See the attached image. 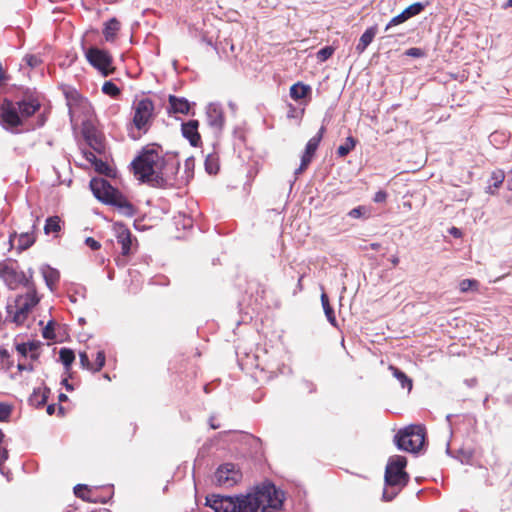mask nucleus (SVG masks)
<instances>
[{"mask_svg": "<svg viewBox=\"0 0 512 512\" xmlns=\"http://www.w3.org/2000/svg\"><path fill=\"white\" fill-rule=\"evenodd\" d=\"M284 501L283 491L276 488L271 482L258 486L253 494L237 497H220L212 495L207 497L206 504L215 512H262L281 509Z\"/></svg>", "mask_w": 512, "mask_h": 512, "instance_id": "1", "label": "nucleus"}, {"mask_svg": "<svg viewBox=\"0 0 512 512\" xmlns=\"http://www.w3.org/2000/svg\"><path fill=\"white\" fill-rule=\"evenodd\" d=\"M179 168V163L166 161L156 149H144L132 162L135 177L153 187H165L171 175Z\"/></svg>", "mask_w": 512, "mask_h": 512, "instance_id": "2", "label": "nucleus"}, {"mask_svg": "<svg viewBox=\"0 0 512 512\" xmlns=\"http://www.w3.org/2000/svg\"><path fill=\"white\" fill-rule=\"evenodd\" d=\"M90 188L93 195L102 203L113 206L117 211L128 218L137 213V208L117 188H114L103 178H93L90 181Z\"/></svg>", "mask_w": 512, "mask_h": 512, "instance_id": "3", "label": "nucleus"}, {"mask_svg": "<svg viewBox=\"0 0 512 512\" xmlns=\"http://www.w3.org/2000/svg\"><path fill=\"white\" fill-rule=\"evenodd\" d=\"M40 302L34 284H27V291L15 298V310L8 308V314L12 315V321L17 325H23L33 308Z\"/></svg>", "mask_w": 512, "mask_h": 512, "instance_id": "4", "label": "nucleus"}, {"mask_svg": "<svg viewBox=\"0 0 512 512\" xmlns=\"http://www.w3.org/2000/svg\"><path fill=\"white\" fill-rule=\"evenodd\" d=\"M425 428L421 425H409L395 435V443L401 450L416 453L424 445Z\"/></svg>", "mask_w": 512, "mask_h": 512, "instance_id": "5", "label": "nucleus"}, {"mask_svg": "<svg viewBox=\"0 0 512 512\" xmlns=\"http://www.w3.org/2000/svg\"><path fill=\"white\" fill-rule=\"evenodd\" d=\"M132 125L139 132L147 133L155 118V105L150 98L136 100L132 106Z\"/></svg>", "mask_w": 512, "mask_h": 512, "instance_id": "6", "label": "nucleus"}, {"mask_svg": "<svg viewBox=\"0 0 512 512\" xmlns=\"http://www.w3.org/2000/svg\"><path fill=\"white\" fill-rule=\"evenodd\" d=\"M407 459L404 456L396 455L389 459L385 469V483L388 486L400 488L409 481V475L405 472Z\"/></svg>", "mask_w": 512, "mask_h": 512, "instance_id": "7", "label": "nucleus"}, {"mask_svg": "<svg viewBox=\"0 0 512 512\" xmlns=\"http://www.w3.org/2000/svg\"><path fill=\"white\" fill-rule=\"evenodd\" d=\"M88 63L97 69L102 76L107 77L115 72L113 56L107 50L90 47L85 51Z\"/></svg>", "mask_w": 512, "mask_h": 512, "instance_id": "8", "label": "nucleus"}, {"mask_svg": "<svg viewBox=\"0 0 512 512\" xmlns=\"http://www.w3.org/2000/svg\"><path fill=\"white\" fill-rule=\"evenodd\" d=\"M0 123L5 129L17 128L23 124L17 104L7 98L0 105Z\"/></svg>", "mask_w": 512, "mask_h": 512, "instance_id": "9", "label": "nucleus"}, {"mask_svg": "<svg viewBox=\"0 0 512 512\" xmlns=\"http://www.w3.org/2000/svg\"><path fill=\"white\" fill-rule=\"evenodd\" d=\"M242 479V473L232 463L221 465L215 472V480L219 486L230 488L239 483Z\"/></svg>", "mask_w": 512, "mask_h": 512, "instance_id": "10", "label": "nucleus"}, {"mask_svg": "<svg viewBox=\"0 0 512 512\" xmlns=\"http://www.w3.org/2000/svg\"><path fill=\"white\" fill-rule=\"evenodd\" d=\"M326 128L321 126L318 133L313 136L308 143L306 144L305 151L301 157V164L299 168L295 171V174H300L307 169L312 159L315 156V153L319 147L320 142L325 134Z\"/></svg>", "mask_w": 512, "mask_h": 512, "instance_id": "11", "label": "nucleus"}, {"mask_svg": "<svg viewBox=\"0 0 512 512\" xmlns=\"http://www.w3.org/2000/svg\"><path fill=\"white\" fill-rule=\"evenodd\" d=\"M83 137L86 143L97 154H104L106 150L104 136L94 127H85L83 129Z\"/></svg>", "mask_w": 512, "mask_h": 512, "instance_id": "12", "label": "nucleus"}, {"mask_svg": "<svg viewBox=\"0 0 512 512\" xmlns=\"http://www.w3.org/2000/svg\"><path fill=\"white\" fill-rule=\"evenodd\" d=\"M79 361L80 365L83 369H86L92 373H97L101 371L106 362V356L104 350H98L96 352L95 361L91 362L89 359V355L87 351H82L79 353Z\"/></svg>", "mask_w": 512, "mask_h": 512, "instance_id": "13", "label": "nucleus"}, {"mask_svg": "<svg viewBox=\"0 0 512 512\" xmlns=\"http://www.w3.org/2000/svg\"><path fill=\"white\" fill-rule=\"evenodd\" d=\"M423 9H424V5L421 3H414L410 6H408L399 15L393 17L389 21L385 30H388L393 26L399 25V24L407 21L409 18H411L415 15H418L421 11H423Z\"/></svg>", "mask_w": 512, "mask_h": 512, "instance_id": "14", "label": "nucleus"}, {"mask_svg": "<svg viewBox=\"0 0 512 512\" xmlns=\"http://www.w3.org/2000/svg\"><path fill=\"white\" fill-rule=\"evenodd\" d=\"M64 95L70 112H74L77 108H85L88 105V100L74 88H65Z\"/></svg>", "mask_w": 512, "mask_h": 512, "instance_id": "15", "label": "nucleus"}, {"mask_svg": "<svg viewBox=\"0 0 512 512\" xmlns=\"http://www.w3.org/2000/svg\"><path fill=\"white\" fill-rule=\"evenodd\" d=\"M199 122L197 120H189L182 124L181 131L183 136L189 141V143L197 147L201 143V136L198 132Z\"/></svg>", "mask_w": 512, "mask_h": 512, "instance_id": "16", "label": "nucleus"}, {"mask_svg": "<svg viewBox=\"0 0 512 512\" xmlns=\"http://www.w3.org/2000/svg\"><path fill=\"white\" fill-rule=\"evenodd\" d=\"M41 343L39 341H30L27 343H19L16 345L17 352L23 357H30L31 360L36 361L40 356Z\"/></svg>", "mask_w": 512, "mask_h": 512, "instance_id": "17", "label": "nucleus"}, {"mask_svg": "<svg viewBox=\"0 0 512 512\" xmlns=\"http://www.w3.org/2000/svg\"><path fill=\"white\" fill-rule=\"evenodd\" d=\"M15 103L17 104L22 120L33 116L40 109V103L33 99L22 100Z\"/></svg>", "mask_w": 512, "mask_h": 512, "instance_id": "18", "label": "nucleus"}, {"mask_svg": "<svg viewBox=\"0 0 512 512\" xmlns=\"http://www.w3.org/2000/svg\"><path fill=\"white\" fill-rule=\"evenodd\" d=\"M169 109L170 113L188 114L190 111V103L185 98H180L174 95L169 96Z\"/></svg>", "mask_w": 512, "mask_h": 512, "instance_id": "19", "label": "nucleus"}, {"mask_svg": "<svg viewBox=\"0 0 512 512\" xmlns=\"http://www.w3.org/2000/svg\"><path fill=\"white\" fill-rule=\"evenodd\" d=\"M117 242L121 245V252L123 255H128L132 245V234L130 230L122 225L117 232Z\"/></svg>", "mask_w": 512, "mask_h": 512, "instance_id": "20", "label": "nucleus"}, {"mask_svg": "<svg viewBox=\"0 0 512 512\" xmlns=\"http://www.w3.org/2000/svg\"><path fill=\"white\" fill-rule=\"evenodd\" d=\"M121 23L117 18H111L105 23L103 29V35L107 42H114L117 38V34L120 31Z\"/></svg>", "mask_w": 512, "mask_h": 512, "instance_id": "21", "label": "nucleus"}, {"mask_svg": "<svg viewBox=\"0 0 512 512\" xmlns=\"http://www.w3.org/2000/svg\"><path fill=\"white\" fill-rule=\"evenodd\" d=\"M63 225L64 221L61 219L60 216H50L45 221L44 233L46 235L54 234L55 237H58Z\"/></svg>", "mask_w": 512, "mask_h": 512, "instance_id": "22", "label": "nucleus"}, {"mask_svg": "<svg viewBox=\"0 0 512 512\" xmlns=\"http://www.w3.org/2000/svg\"><path fill=\"white\" fill-rule=\"evenodd\" d=\"M377 33V26L369 27L361 35L358 44L356 45V51L358 54H362L366 48L371 44Z\"/></svg>", "mask_w": 512, "mask_h": 512, "instance_id": "23", "label": "nucleus"}, {"mask_svg": "<svg viewBox=\"0 0 512 512\" xmlns=\"http://www.w3.org/2000/svg\"><path fill=\"white\" fill-rule=\"evenodd\" d=\"M42 275L46 285L50 290H53L60 280V273L57 269L50 266L42 268Z\"/></svg>", "mask_w": 512, "mask_h": 512, "instance_id": "24", "label": "nucleus"}, {"mask_svg": "<svg viewBox=\"0 0 512 512\" xmlns=\"http://www.w3.org/2000/svg\"><path fill=\"white\" fill-rule=\"evenodd\" d=\"M311 93V87L303 82H297L290 87V97L295 100L306 98Z\"/></svg>", "mask_w": 512, "mask_h": 512, "instance_id": "25", "label": "nucleus"}, {"mask_svg": "<svg viewBox=\"0 0 512 512\" xmlns=\"http://www.w3.org/2000/svg\"><path fill=\"white\" fill-rule=\"evenodd\" d=\"M388 369L391 371L392 375L400 382L402 388H408L409 391L412 389V380L403 371L394 365H389Z\"/></svg>", "mask_w": 512, "mask_h": 512, "instance_id": "26", "label": "nucleus"}, {"mask_svg": "<svg viewBox=\"0 0 512 512\" xmlns=\"http://www.w3.org/2000/svg\"><path fill=\"white\" fill-rule=\"evenodd\" d=\"M48 393L49 390L46 388L35 389L32 395L30 396L29 401L31 402L32 405H35L36 407L43 406L47 402Z\"/></svg>", "mask_w": 512, "mask_h": 512, "instance_id": "27", "label": "nucleus"}, {"mask_svg": "<svg viewBox=\"0 0 512 512\" xmlns=\"http://www.w3.org/2000/svg\"><path fill=\"white\" fill-rule=\"evenodd\" d=\"M504 179H505V173L503 170L496 169V170L492 171L491 177H490L492 184L489 185L487 192L490 194H494L495 191L492 190V188L498 189L503 184Z\"/></svg>", "mask_w": 512, "mask_h": 512, "instance_id": "28", "label": "nucleus"}, {"mask_svg": "<svg viewBox=\"0 0 512 512\" xmlns=\"http://www.w3.org/2000/svg\"><path fill=\"white\" fill-rule=\"evenodd\" d=\"M205 170L211 174L215 175L218 173L220 165H219V157L215 153L208 154L205 159Z\"/></svg>", "mask_w": 512, "mask_h": 512, "instance_id": "29", "label": "nucleus"}, {"mask_svg": "<svg viewBox=\"0 0 512 512\" xmlns=\"http://www.w3.org/2000/svg\"><path fill=\"white\" fill-rule=\"evenodd\" d=\"M59 359L61 363L64 365L65 369L70 370L75 360V353L70 348H61L59 351Z\"/></svg>", "mask_w": 512, "mask_h": 512, "instance_id": "30", "label": "nucleus"}, {"mask_svg": "<svg viewBox=\"0 0 512 512\" xmlns=\"http://www.w3.org/2000/svg\"><path fill=\"white\" fill-rule=\"evenodd\" d=\"M321 303H322V306H323V309H324V312H325V315H326L328 321L333 326H336L337 320L335 317V313H334L332 306L330 305L329 298L326 293L321 294Z\"/></svg>", "mask_w": 512, "mask_h": 512, "instance_id": "31", "label": "nucleus"}, {"mask_svg": "<svg viewBox=\"0 0 512 512\" xmlns=\"http://www.w3.org/2000/svg\"><path fill=\"white\" fill-rule=\"evenodd\" d=\"M36 241V237L33 232L21 233L18 238V248L20 250H26L30 248Z\"/></svg>", "mask_w": 512, "mask_h": 512, "instance_id": "32", "label": "nucleus"}, {"mask_svg": "<svg viewBox=\"0 0 512 512\" xmlns=\"http://www.w3.org/2000/svg\"><path fill=\"white\" fill-rule=\"evenodd\" d=\"M356 143L357 141L354 137H347L345 143L337 148V155L341 158L347 156L355 148Z\"/></svg>", "mask_w": 512, "mask_h": 512, "instance_id": "33", "label": "nucleus"}, {"mask_svg": "<svg viewBox=\"0 0 512 512\" xmlns=\"http://www.w3.org/2000/svg\"><path fill=\"white\" fill-rule=\"evenodd\" d=\"M74 494L77 498H80L84 501L92 502L93 499L91 497L92 490L84 484H77L74 487Z\"/></svg>", "mask_w": 512, "mask_h": 512, "instance_id": "34", "label": "nucleus"}, {"mask_svg": "<svg viewBox=\"0 0 512 512\" xmlns=\"http://www.w3.org/2000/svg\"><path fill=\"white\" fill-rule=\"evenodd\" d=\"M102 92L112 98H117L121 94L120 88L112 81H106L102 85Z\"/></svg>", "mask_w": 512, "mask_h": 512, "instance_id": "35", "label": "nucleus"}, {"mask_svg": "<svg viewBox=\"0 0 512 512\" xmlns=\"http://www.w3.org/2000/svg\"><path fill=\"white\" fill-rule=\"evenodd\" d=\"M459 289L462 293H466L468 291H478L479 282L475 279H463L459 283Z\"/></svg>", "mask_w": 512, "mask_h": 512, "instance_id": "36", "label": "nucleus"}, {"mask_svg": "<svg viewBox=\"0 0 512 512\" xmlns=\"http://www.w3.org/2000/svg\"><path fill=\"white\" fill-rule=\"evenodd\" d=\"M92 165L95 171L98 172L99 174H103L109 177L112 176L113 174V169L101 159H97Z\"/></svg>", "mask_w": 512, "mask_h": 512, "instance_id": "37", "label": "nucleus"}, {"mask_svg": "<svg viewBox=\"0 0 512 512\" xmlns=\"http://www.w3.org/2000/svg\"><path fill=\"white\" fill-rule=\"evenodd\" d=\"M13 365L10 354L5 348H0V370H9Z\"/></svg>", "mask_w": 512, "mask_h": 512, "instance_id": "38", "label": "nucleus"}, {"mask_svg": "<svg viewBox=\"0 0 512 512\" xmlns=\"http://www.w3.org/2000/svg\"><path fill=\"white\" fill-rule=\"evenodd\" d=\"M209 117L212 118L211 125L217 128H222L224 126L225 118L220 111L214 109L209 113Z\"/></svg>", "mask_w": 512, "mask_h": 512, "instance_id": "39", "label": "nucleus"}, {"mask_svg": "<svg viewBox=\"0 0 512 512\" xmlns=\"http://www.w3.org/2000/svg\"><path fill=\"white\" fill-rule=\"evenodd\" d=\"M335 49L332 46H325L316 53V58L319 62H325L334 54Z\"/></svg>", "mask_w": 512, "mask_h": 512, "instance_id": "40", "label": "nucleus"}, {"mask_svg": "<svg viewBox=\"0 0 512 512\" xmlns=\"http://www.w3.org/2000/svg\"><path fill=\"white\" fill-rule=\"evenodd\" d=\"M348 215L351 218H361V217H368L369 216V210L365 206H358L356 208H353L349 211Z\"/></svg>", "mask_w": 512, "mask_h": 512, "instance_id": "41", "label": "nucleus"}, {"mask_svg": "<svg viewBox=\"0 0 512 512\" xmlns=\"http://www.w3.org/2000/svg\"><path fill=\"white\" fill-rule=\"evenodd\" d=\"M12 413V406L6 403H0V421H8Z\"/></svg>", "mask_w": 512, "mask_h": 512, "instance_id": "42", "label": "nucleus"}, {"mask_svg": "<svg viewBox=\"0 0 512 512\" xmlns=\"http://www.w3.org/2000/svg\"><path fill=\"white\" fill-rule=\"evenodd\" d=\"M42 335L45 339L53 340L55 339L54 327L53 323L49 322L46 327L43 329Z\"/></svg>", "mask_w": 512, "mask_h": 512, "instance_id": "43", "label": "nucleus"}, {"mask_svg": "<svg viewBox=\"0 0 512 512\" xmlns=\"http://www.w3.org/2000/svg\"><path fill=\"white\" fill-rule=\"evenodd\" d=\"M85 244L91 249V250H99L101 248L100 242L95 240L93 237H87L85 239Z\"/></svg>", "mask_w": 512, "mask_h": 512, "instance_id": "44", "label": "nucleus"}, {"mask_svg": "<svg viewBox=\"0 0 512 512\" xmlns=\"http://www.w3.org/2000/svg\"><path fill=\"white\" fill-rule=\"evenodd\" d=\"M387 197H388V195H387L386 191L379 190L378 192L375 193L373 201L375 203H384V202H386Z\"/></svg>", "mask_w": 512, "mask_h": 512, "instance_id": "45", "label": "nucleus"}, {"mask_svg": "<svg viewBox=\"0 0 512 512\" xmlns=\"http://www.w3.org/2000/svg\"><path fill=\"white\" fill-rule=\"evenodd\" d=\"M406 55L411 56V57H415V58H420V57L424 56V52L420 48L413 47V48H409L406 51Z\"/></svg>", "mask_w": 512, "mask_h": 512, "instance_id": "46", "label": "nucleus"}, {"mask_svg": "<svg viewBox=\"0 0 512 512\" xmlns=\"http://www.w3.org/2000/svg\"><path fill=\"white\" fill-rule=\"evenodd\" d=\"M83 156L91 164H93L98 159L95 155V152H91V151L83 150Z\"/></svg>", "mask_w": 512, "mask_h": 512, "instance_id": "47", "label": "nucleus"}, {"mask_svg": "<svg viewBox=\"0 0 512 512\" xmlns=\"http://www.w3.org/2000/svg\"><path fill=\"white\" fill-rule=\"evenodd\" d=\"M8 458V451L2 445H0V467Z\"/></svg>", "mask_w": 512, "mask_h": 512, "instance_id": "48", "label": "nucleus"}, {"mask_svg": "<svg viewBox=\"0 0 512 512\" xmlns=\"http://www.w3.org/2000/svg\"><path fill=\"white\" fill-rule=\"evenodd\" d=\"M8 76L6 75L5 70L2 67V64L0 63V86H3L7 83Z\"/></svg>", "mask_w": 512, "mask_h": 512, "instance_id": "49", "label": "nucleus"}, {"mask_svg": "<svg viewBox=\"0 0 512 512\" xmlns=\"http://www.w3.org/2000/svg\"><path fill=\"white\" fill-rule=\"evenodd\" d=\"M256 293L259 295V297L261 298V300H263L265 298V295H266V289L264 286L260 285V284H257V287H256Z\"/></svg>", "mask_w": 512, "mask_h": 512, "instance_id": "50", "label": "nucleus"}, {"mask_svg": "<svg viewBox=\"0 0 512 512\" xmlns=\"http://www.w3.org/2000/svg\"><path fill=\"white\" fill-rule=\"evenodd\" d=\"M17 368H18L19 371H24V370L33 371V369H34L32 365H28L27 366V365L21 364V363H19L17 365Z\"/></svg>", "mask_w": 512, "mask_h": 512, "instance_id": "51", "label": "nucleus"}, {"mask_svg": "<svg viewBox=\"0 0 512 512\" xmlns=\"http://www.w3.org/2000/svg\"><path fill=\"white\" fill-rule=\"evenodd\" d=\"M450 234H452L454 237H457V238L461 237V235H462L461 231L456 227H452L450 229Z\"/></svg>", "mask_w": 512, "mask_h": 512, "instance_id": "52", "label": "nucleus"}, {"mask_svg": "<svg viewBox=\"0 0 512 512\" xmlns=\"http://www.w3.org/2000/svg\"><path fill=\"white\" fill-rule=\"evenodd\" d=\"M390 262L391 264L393 265V267H397L399 262H400V259L397 255H393L391 258H390Z\"/></svg>", "mask_w": 512, "mask_h": 512, "instance_id": "53", "label": "nucleus"}, {"mask_svg": "<svg viewBox=\"0 0 512 512\" xmlns=\"http://www.w3.org/2000/svg\"><path fill=\"white\" fill-rule=\"evenodd\" d=\"M395 495H396V493H393L392 495H389L386 490L383 492V498L386 501H391L394 498Z\"/></svg>", "mask_w": 512, "mask_h": 512, "instance_id": "54", "label": "nucleus"}, {"mask_svg": "<svg viewBox=\"0 0 512 512\" xmlns=\"http://www.w3.org/2000/svg\"><path fill=\"white\" fill-rule=\"evenodd\" d=\"M54 412H55V404L48 405V407H47V413H48L49 415H53V414H54Z\"/></svg>", "mask_w": 512, "mask_h": 512, "instance_id": "55", "label": "nucleus"}, {"mask_svg": "<svg viewBox=\"0 0 512 512\" xmlns=\"http://www.w3.org/2000/svg\"><path fill=\"white\" fill-rule=\"evenodd\" d=\"M370 248L373 250H379L381 248V244L380 243H371Z\"/></svg>", "mask_w": 512, "mask_h": 512, "instance_id": "56", "label": "nucleus"}, {"mask_svg": "<svg viewBox=\"0 0 512 512\" xmlns=\"http://www.w3.org/2000/svg\"><path fill=\"white\" fill-rule=\"evenodd\" d=\"M60 402L66 401L68 399L67 395L64 393H60L58 396Z\"/></svg>", "mask_w": 512, "mask_h": 512, "instance_id": "57", "label": "nucleus"}, {"mask_svg": "<svg viewBox=\"0 0 512 512\" xmlns=\"http://www.w3.org/2000/svg\"><path fill=\"white\" fill-rule=\"evenodd\" d=\"M63 384L65 385L66 389L67 390H73V387L71 384H69L68 380L67 379H64L63 380Z\"/></svg>", "mask_w": 512, "mask_h": 512, "instance_id": "58", "label": "nucleus"}, {"mask_svg": "<svg viewBox=\"0 0 512 512\" xmlns=\"http://www.w3.org/2000/svg\"><path fill=\"white\" fill-rule=\"evenodd\" d=\"M510 175H511V179L508 182V190L512 191V168H511V171H510Z\"/></svg>", "mask_w": 512, "mask_h": 512, "instance_id": "59", "label": "nucleus"}, {"mask_svg": "<svg viewBox=\"0 0 512 512\" xmlns=\"http://www.w3.org/2000/svg\"><path fill=\"white\" fill-rule=\"evenodd\" d=\"M512 7V0H508L507 3L504 5V8Z\"/></svg>", "mask_w": 512, "mask_h": 512, "instance_id": "60", "label": "nucleus"}, {"mask_svg": "<svg viewBox=\"0 0 512 512\" xmlns=\"http://www.w3.org/2000/svg\"><path fill=\"white\" fill-rule=\"evenodd\" d=\"M302 280H303V276H301L298 280V286H299L300 290H302Z\"/></svg>", "mask_w": 512, "mask_h": 512, "instance_id": "61", "label": "nucleus"}, {"mask_svg": "<svg viewBox=\"0 0 512 512\" xmlns=\"http://www.w3.org/2000/svg\"><path fill=\"white\" fill-rule=\"evenodd\" d=\"M3 438H4V434H3V432L0 430V445H2Z\"/></svg>", "mask_w": 512, "mask_h": 512, "instance_id": "62", "label": "nucleus"}, {"mask_svg": "<svg viewBox=\"0 0 512 512\" xmlns=\"http://www.w3.org/2000/svg\"><path fill=\"white\" fill-rule=\"evenodd\" d=\"M64 408L62 406H59V412L63 414Z\"/></svg>", "mask_w": 512, "mask_h": 512, "instance_id": "63", "label": "nucleus"}, {"mask_svg": "<svg viewBox=\"0 0 512 512\" xmlns=\"http://www.w3.org/2000/svg\"><path fill=\"white\" fill-rule=\"evenodd\" d=\"M211 428L212 429H217V428H219V425H211Z\"/></svg>", "mask_w": 512, "mask_h": 512, "instance_id": "64", "label": "nucleus"}]
</instances>
